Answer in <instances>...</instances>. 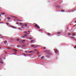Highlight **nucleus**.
Returning <instances> with one entry per match:
<instances>
[{
  "instance_id": "1",
  "label": "nucleus",
  "mask_w": 76,
  "mask_h": 76,
  "mask_svg": "<svg viewBox=\"0 0 76 76\" xmlns=\"http://www.w3.org/2000/svg\"><path fill=\"white\" fill-rule=\"evenodd\" d=\"M34 26L35 27H36L37 29H40V27L38 26V25L37 24H35Z\"/></svg>"
},
{
  "instance_id": "2",
  "label": "nucleus",
  "mask_w": 76,
  "mask_h": 76,
  "mask_svg": "<svg viewBox=\"0 0 76 76\" xmlns=\"http://www.w3.org/2000/svg\"><path fill=\"white\" fill-rule=\"evenodd\" d=\"M35 46V45H31V47H34Z\"/></svg>"
},
{
  "instance_id": "3",
  "label": "nucleus",
  "mask_w": 76,
  "mask_h": 76,
  "mask_svg": "<svg viewBox=\"0 0 76 76\" xmlns=\"http://www.w3.org/2000/svg\"><path fill=\"white\" fill-rule=\"evenodd\" d=\"M24 41H25V40H22V41H20V42H24Z\"/></svg>"
},
{
  "instance_id": "4",
  "label": "nucleus",
  "mask_w": 76,
  "mask_h": 76,
  "mask_svg": "<svg viewBox=\"0 0 76 76\" xmlns=\"http://www.w3.org/2000/svg\"><path fill=\"white\" fill-rule=\"evenodd\" d=\"M34 41H35V40H31V43H32V42H34Z\"/></svg>"
},
{
  "instance_id": "5",
  "label": "nucleus",
  "mask_w": 76,
  "mask_h": 76,
  "mask_svg": "<svg viewBox=\"0 0 76 76\" xmlns=\"http://www.w3.org/2000/svg\"><path fill=\"white\" fill-rule=\"evenodd\" d=\"M13 50H14L15 51V53H17L16 51H18V50H17L16 49H13Z\"/></svg>"
},
{
  "instance_id": "6",
  "label": "nucleus",
  "mask_w": 76,
  "mask_h": 76,
  "mask_svg": "<svg viewBox=\"0 0 76 76\" xmlns=\"http://www.w3.org/2000/svg\"><path fill=\"white\" fill-rule=\"evenodd\" d=\"M41 59H44V56H42V57H41Z\"/></svg>"
},
{
  "instance_id": "7",
  "label": "nucleus",
  "mask_w": 76,
  "mask_h": 76,
  "mask_svg": "<svg viewBox=\"0 0 76 76\" xmlns=\"http://www.w3.org/2000/svg\"><path fill=\"white\" fill-rule=\"evenodd\" d=\"M28 53H34V52H33L32 51H28Z\"/></svg>"
},
{
  "instance_id": "8",
  "label": "nucleus",
  "mask_w": 76,
  "mask_h": 76,
  "mask_svg": "<svg viewBox=\"0 0 76 76\" xmlns=\"http://www.w3.org/2000/svg\"><path fill=\"white\" fill-rule=\"evenodd\" d=\"M7 19H8V20H10V19H11V18L8 17L7 18Z\"/></svg>"
},
{
  "instance_id": "9",
  "label": "nucleus",
  "mask_w": 76,
  "mask_h": 76,
  "mask_svg": "<svg viewBox=\"0 0 76 76\" xmlns=\"http://www.w3.org/2000/svg\"><path fill=\"white\" fill-rule=\"evenodd\" d=\"M55 53H58V51L57 50H55Z\"/></svg>"
},
{
  "instance_id": "10",
  "label": "nucleus",
  "mask_w": 76,
  "mask_h": 76,
  "mask_svg": "<svg viewBox=\"0 0 76 76\" xmlns=\"http://www.w3.org/2000/svg\"><path fill=\"white\" fill-rule=\"evenodd\" d=\"M4 43L5 44H6L7 43V41L6 40L4 42Z\"/></svg>"
},
{
  "instance_id": "11",
  "label": "nucleus",
  "mask_w": 76,
  "mask_h": 76,
  "mask_svg": "<svg viewBox=\"0 0 76 76\" xmlns=\"http://www.w3.org/2000/svg\"><path fill=\"white\" fill-rule=\"evenodd\" d=\"M25 44H23V47H25Z\"/></svg>"
},
{
  "instance_id": "12",
  "label": "nucleus",
  "mask_w": 76,
  "mask_h": 76,
  "mask_svg": "<svg viewBox=\"0 0 76 76\" xmlns=\"http://www.w3.org/2000/svg\"><path fill=\"white\" fill-rule=\"evenodd\" d=\"M12 27L13 28V29H16V27H13V26H12Z\"/></svg>"
},
{
  "instance_id": "13",
  "label": "nucleus",
  "mask_w": 76,
  "mask_h": 76,
  "mask_svg": "<svg viewBox=\"0 0 76 76\" xmlns=\"http://www.w3.org/2000/svg\"><path fill=\"white\" fill-rule=\"evenodd\" d=\"M34 51H38V49H35V50H34Z\"/></svg>"
},
{
  "instance_id": "14",
  "label": "nucleus",
  "mask_w": 76,
  "mask_h": 76,
  "mask_svg": "<svg viewBox=\"0 0 76 76\" xmlns=\"http://www.w3.org/2000/svg\"><path fill=\"white\" fill-rule=\"evenodd\" d=\"M29 56V55L25 54V55H24V56Z\"/></svg>"
},
{
  "instance_id": "15",
  "label": "nucleus",
  "mask_w": 76,
  "mask_h": 76,
  "mask_svg": "<svg viewBox=\"0 0 76 76\" xmlns=\"http://www.w3.org/2000/svg\"><path fill=\"white\" fill-rule=\"evenodd\" d=\"M68 35H69V36H70V35H71V34H70V33H68Z\"/></svg>"
},
{
  "instance_id": "16",
  "label": "nucleus",
  "mask_w": 76,
  "mask_h": 76,
  "mask_svg": "<svg viewBox=\"0 0 76 76\" xmlns=\"http://www.w3.org/2000/svg\"><path fill=\"white\" fill-rule=\"evenodd\" d=\"M24 36H25V37H27V34H24Z\"/></svg>"
},
{
  "instance_id": "17",
  "label": "nucleus",
  "mask_w": 76,
  "mask_h": 76,
  "mask_svg": "<svg viewBox=\"0 0 76 76\" xmlns=\"http://www.w3.org/2000/svg\"><path fill=\"white\" fill-rule=\"evenodd\" d=\"M17 41H19V39H17Z\"/></svg>"
},
{
  "instance_id": "18",
  "label": "nucleus",
  "mask_w": 76,
  "mask_h": 76,
  "mask_svg": "<svg viewBox=\"0 0 76 76\" xmlns=\"http://www.w3.org/2000/svg\"><path fill=\"white\" fill-rule=\"evenodd\" d=\"M72 35H73V36H75V33H73V34H72Z\"/></svg>"
},
{
  "instance_id": "19",
  "label": "nucleus",
  "mask_w": 76,
  "mask_h": 76,
  "mask_svg": "<svg viewBox=\"0 0 76 76\" xmlns=\"http://www.w3.org/2000/svg\"><path fill=\"white\" fill-rule=\"evenodd\" d=\"M61 33L60 32H59L57 33V34L58 35V34H60Z\"/></svg>"
},
{
  "instance_id": "20",
  "label": "nucleus",
  "mask_w": 76,
  "mask_h": 76,
  "mask_svg": "<svg viewBox=\"0 0 76 76\" xmlns=\"http://www.w3.org/2000/svg\"><path fill=\"white\" fill-rule=\"evenodd\" d=\"M48 35H51V34H50V33H48Z\"/></svg>"
},
{
  "instance_id": "21",
  "label": "nucleus",
  "mask_w": 76,
  "mask_h": 76,
  "mask_svg": "<svg viewBox=\"0 0 76 76\" xmlns=\"http://www.w3.org/2000/svg\"><path fill=\"white\" fill-rule=\"evenodd\" d=\"M25 26H27V24H25Z\"/></svg>"
},
{
  "instance_id": "22",
  "label": "nucleus",
  "mask_w": 76,
  "mask_h": 76,
  "mask_svg": "<svg viewBox=\"0 0 76 76\" xmlns=\"http://www.w3.org/2000/svg\"><path fill=\"white\" fill-rule=\"evenodd\" d=\"M18 20V21H20V22H22V21H21V20Z\"/></svg>"
},
{
  "instance_id": "23",
  "label": "nucleus",
  "mask_w": 76,
  "mask_h": 76,
  "mask_svg": "<svg viewBox=\"0 0 76 76\" xmlns=\"http://www.w3.org/2000/svg\"><path fill=\"white\" fill-rule=\"evenodd\" d=\"M1 15H5V13H1Z\"/></svg>"
},
{
  "instance_id": "24",
  "label": "nucleus",
  "mask_w": 76,
  "mask_h": 76,
  "mask_svg": "<svg viewBox=\"0 0 76 76\" xmlns=\"http://www.w3.org/2000/svg\"><path fill=\"white\" fill-rule=\"evenodd\" d=\"M1 63L2 64H3V62L1 61Z\"/></svg>"
},
{
  "instance_id": "25",
  "label": "nucleus",
  "mask_w": 76,
  "mask_h": 76,
  "mask_svg": "<svg viewBox=\"0 0 76 76\" xmlns=\"http://www.w3.org/2000/svg\"><path fill=\"white\" fill-rule=\"evenodd\" d=\"M6 24H7V25H9V23H6Z\"/></svg>"
},
{
  "instance_id": "26",
  "label": "nucleus",
  "mask_w": 76,
  "mask_h": 76,
  "mask_svg": "<svg viewBox=\"0 0 76 76\" xmlns=\"http://www.w3.org/2000/svg\"><path fill=\"white\" fill-rule=\"evenodd\" d=\"M7 49H11V48H7Z\"/></svg>"
},
{
  "instance_id": "27",
  "label": "nucleus",
  "mask_w": 76,
  "mask_h": 76,
  "mask_svg": "<svg viewBox=\"0 0 76 76\" xmlns=\"http://www.w3.org/2000/svg\"><path fill=\"white\" fill-rule=\"evenodd\" d=\"M25 51V53H28V52L26 51Z\"/></svg>"
},
{
  "instance_id": "28",
  "label": "nucleus",
  "mask_w": 76,
  "mask_h": 76,
  "mask_svg": "<svg viewBox=\"0 0 76 76\" xmlns=\"http://www.w3.org/2000/svg\"><path fill=\"white\" fill-rule=\"evenodd\" d=\"M23 55H24V56L25 55V53H23Z\"/></svg>"
},
{
  "instance_id": "29",
  "label": "nucleus",
  "mask_w": 76,
  "mask_h": 76,
  "mask_svg": "<svg viewBox=\"0 0 76 76\" xmlns=\"http://www.w3.org/2000/svg\"><path fill=\"white\" fill-rule=\"evenodd\" d=\"M20 25H23V24H22V23H20Z\"/></svg>"
},
{
  "instance_id": "30",
  "label": "nucleus",
  "mask_w": 76,
  "mask_h": 76,
  "mask_svg": "<svg viewBox=\"0 0 76 76\" xmlns=\"http://www.w3.org/2000/svg\"><path fill=\"white\" fill-rule=\"evenodd\" d=\"M19 29H21V28H18Z\"/></svg>"
},
{
  "instance_id": "31",
  "label": "nucleus",
  "mask_w": 76,
  "mask_h": 76,
  "mask_svg": "<svg viewBox=\"0 0 76 76\" xmlns=\"http://www.w3.org/2000/svg\"><path fill=\"white\" fill-rule=\"evenodd\" d=\"M45 48H45V47L43 48L44 49H45Z\"/></svg>"
},
{
  "instance_id": "32",
  "label": "nucleus",
  "mask_w": 76,
  "mask_h": 76,
  "mask_svg": "<svg viewBox=\"0 0 76 76\" xmlns=\"http://www.w3.org/2000/svg\"><path fill=\"white\" fill-rule=\"evenodd\" d=\"M17 25H19V23H17Z\"/></svg>"
},
{
  "instance_id": "33",
  "label": "nucleus",
  "mask_w": 76,
  "mask_h": 76,
  "mask_svg": "<svg viewBox=\"0 0 76 76\" xmlns=\"http://www.w3.org/2000/svg\"><path fill=\"white\" fill-rule=\"evenodd\" d=\"M23 38H25V36H23Z\"/></svg>"
},
{
  "instance_id": "34",
  "label": "nucleus",
  "mask_w": 76,
  "mask_h": 76,
  "mask_svg": "<svg viewBox=\"0 0 76 76\" xmlns=\"http://www.w3.org/2000/svg\"><path fill=\"white\" fill-rule=\"evenodd\" d=\"M65 12L64 10H63V11H62V12Z\"/></svg>"
},
{
  "instance_id": "35",
  "label": "nucleus",
  "mask_w": 76,
  "mask_h": 76,
  "mask_svg": "<svg viewBox=\"0 0 76 76\" xmlns=\"http://www.w3.org/2000/svg\"><path fill=\"white\" fill-rule=\"evenodd\" d=\"M76 25H75L73 27H74V26H76Z\"/></svg>"
},
{
  "instance_id": "36",
  "label": "nucleus",
  "mask_w": 76,
  "mask_h": 76,
  "mask_svg": "<svg viewBox=\"0 0 76 76\" xmlns=\"http://www.w3.org/2000/svg\"><path fill=\"white\" fill-rule=\"evenodd\" d=\"M28 32H29V33L30 32V31H28Z\"/></svg>"
},
{
  "instance_id": "37",
  "label": "nucleus",
  "mask_w": 76,
  "mask_h": 76,
  "mask_svg": "<svg viewBox=\"0 0 76 76\" xmlns=\"http://www.w3.org/2000/svg\"><path fill=\"white\" fill-rule=\"evenodd\" d=\"M71 38H74L73 37H71Z\"/></svg>"
},
{
  "instance_id": "38",
  "label": "nucleus",
  "mask_w": 76,
  "mask_h": 76,
  "mask_svg": "<svg viewBox=\"0 0 76 76\" xmlns=\"http://www.w3.org/2000/svg\"><path fill=\"white\" fill-rule=\"evenodd\" d=\"M38 47V46H36V47H35L34 48H36V47Z\"/></svg>"
},
{
  "instance_id": "39",
  "label": "nucleus",
  "mask_w": 76,
  "mask_h": 76,
  "mask_svg": "<svg viewBox=\"0 0 76 76\" xmlns=\"http://www.w3.org/2000/svg\"><path fill=\"white\" fill-rule=\"evenodd\" d=\"M6 54H7L8 53L7 52H6Z\"/></svg>"
},
{
  "instance_id": "40",
  "label": "nucleus",
  "mask_w": 76,
  "mask_h": 76,
  "mask_svg": "<svg viewBox=\"0 0 76 76\" xmlns=\"http://www.w3.org/2000/svg\"><path fill=\"white\" fill-rule=\"evenodd\" d=\"M25 33H26V31H25L24 32Z\"/></svg>"
},
{
  "instance_id": "41",
  "label": "nucleus",
  "mask_w": 76,
  "mask_h": 76,
  "mask_svg": "<svg viewBox=\"0 0 76 76\" xmlns=\"http://www.w3.org/2000/svg\"><path fill=\"white\" fill-rule=\"evenodd\" d=\"M76 48V46H75V47H74V48Z\"/></svg>"
},
{
  "instance_id": "42",
  "label": "nucleus",
  "mask_w": 76,
  "mask_h": 76,
  "mask_svg": "<svg viewBox=\"0 0 76 76\" xmlns=\"http://www.w3.org/2000/svg\"><path fill=\"white\" fill-rule=\"evenodd\" d=\"M27 34H28V33H26Z\"/></svg>"
},
{
  "instance_id": "43",
  "label": "nucleus",
  "mask_w": 76,
  "mask_h": 76,
  "mask_svg": "<svg viewBox=\"0 0 76 76\" xmlns=\"http://www.w3.org/2000/svg\"><path fill=\"white\" fill-rule=\"evenodd\" d=\"M0 49H1V47H0Z\"/></svg>"
},
{
  "instance_id": "44",
  "label": "nucleus",
  "mask_w": 76,
  "mask_h": 76,
  "mask_svg": "<svg viewBox=\"0 0 76 76\" xmlns=\"http://www.w3.org/2000/svg\"><path fill=\"white\" fill-rule=\"evenodd\" d=\"M0 63H1V61H0Z\"/></svg>"
},
{
  "instance_id": "45",
  "label": "nucleus",
  "mask_w": 76,
  "mask_h": 76,
  "mask_svg": "<svg viewBox=\"0 0 76 76\" xmlns=\"http://www.w3.org/2000/svg\"><path fill=\"white\" fill-rule=\"evenodd\" d=\"M61 11H63V10H61Z\"/></svg>"
},
{
  "instance_id": "46",
  "label": "nucleus",
  "mask_w": 76,
  "mask_h": 76,
  "mask_svg": "<svg viewBox=\"0 0 76 76\" xmlns=\"http://www.w3.org/2000/svg\"><path fill=\"white\" fill-rule=\"evenodd\" d=\"M1 16V15L0 14V16Z\"/></svg>"
},
{
  "instance_id": "47",
  "label": "nucleus",
  "mask_w": 76,
  "mask_h": 76,
  "mask_svg": "<svg viewBox=\"0 0 76 76\" xmlns=\"http://www.w3.org/2000/svg\"><path fill=\"white\" fill-rule=\"evenodd\" d=\"M41 30H40V31H41Z\"/></svg>"
},
{
  "instance_id": "48",
  "label": "nucleus",
  "mask_w": 76,
  "mask_h": 76,
  "mask_svg": "<svg viewBox=\"0 0 76 76\" xmlns=\"http://www.w3.org/2000/svg\"><path fill=\"white\" fill-rule=\"evenodd\" d=\"M38 53H39V52H38Z\"/></svg>"
}]
</instances>
